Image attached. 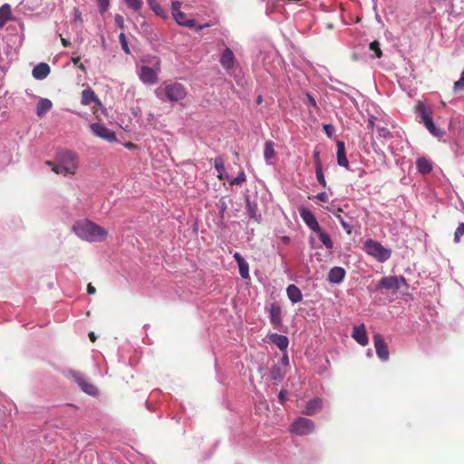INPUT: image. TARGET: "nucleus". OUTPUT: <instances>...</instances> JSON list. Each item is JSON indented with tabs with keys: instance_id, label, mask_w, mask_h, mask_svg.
I'll use <instances>...</instances> for the list:
<instances>
[{
	"instance_id": "obj_17",
	"label": "nucleus",
	"mask_w": 464,
	"mask_h": 464,
	"mask_svg": "<svg viewBox=\"0 0 464 464\" xmlns=\"http://www.w3.org/2000/svg\"><path fill=\"white\" fill-rule=\"evenodd\" d=\"M345 276V270L340 266L333 267L328 274V280L331 283L340 284Z\"/></svg>"
},
{
	"instance_id": "obj_47",
	"label": "nucleus",
	"mask_w": 464,
	"mask_h": 464,
	"mask_svg": "<svg viewBox=\"0 0 464 464\" xmlns=\"http://www.w3.org/2000/svg\"><path fill=\"white\" fill-rule=\"evenodd\" d=\"M315 168H322V162L320 159V151L314 150L313 154Z\"/></svg>"
},
{
	"instance_id": "obj_3",
	"label": "nucleus",
	"mask_w": 464,
	"mask_h": 464,
	"mask_svg": "<svg viewBox=\"0 0 464 464\" xmlns=\"http://www.w3.org/2000/svg\"><path fill=\"white\" fill-rule=\"evenodd\" d=\"M365 252L379 262L387 261L392 256V250L384 247L378 241L368 239L364 243Z\"/></svg>"
},
{
	"instance_id": "obj_44",
	"label": "nucleus",
	"mask_w": 464,
	"mask_h": 464,
	"mask_svg": "<svg viewBox=\"0 0 464 464\" xmlns=\"http://www.w3.org/2000/svg\"><path fill=\"white\" fill-rule=\"evenodd\" d=\"M72 15H73V22L79 23L82 25V23H83V20H82V13L79 10V8L75 7L73 9Z\"/></svg>"
},
{
	"instance_id": "obj_60",
	"label": "nucleus",
	"mask_w": 464,
	"mask_h": 464,
	"mask_svg": "<svg viewBox=\"0 0 464 464\" xmlns=\"http://www.w3.org/2000/svg\"><path fill=\"white\" fill-rule=\"evenodd\" d=\"M281 240H282V241H283V243H285V244H289V242H290V237H287V236H284V237H282Z\"/></svg>"
},
{
	"instance_id": "obj_7",
	"label": "nucleus",
	"mask_w": 464,
	"mask_h": 464,
	"mask_svg": "<svg viewBox=\"0 0 464 464\" xmlns=\"http://www.w3.org/2000/svg\"><path fill=\"white\" fill-rule=\"evenodd\" d=\"M91 130L92 131L98 136L99 138L105 140L107 141H115L117 140L116 135L114 131L111 130L107 127H105L103 124L101 123H92L91 124Z\"/></svg>"
},
{
	"instance_id": "obj_64",
	"label": "nucleus",
	"mask_w": 464,
	"mask_h": 464,
	"mask_svg": "<svg viewBox=\"0 0 464 464\" xmlns=\"http://www.w3.org/2000/svg\"><path fill=\"white\" fill-rule=\"evenodd\" d=\"M382 163L383 165H385V164H386V157H385V155H384V154H382Z\"/></svg>"
},
{
	"instance_id": "obj_33",
	"label": "nucleus",
	"mask_w": 464,
	"mask_h": 464,
	"mask_svg": "<svg viewBox=\"0 0 464 464\" xmlns=\"http://www.w3.org/2000/svg\"><path fill=\"white\" fill-rule=\"evenodd\" d=\"M214 166L216 170L218 171V178L219 179H223V174L225 172L224 161L221 157H217L214 161Z\"/></svg>"
},
{
	"instance_id": "obj_63",
	"label": "nucleus",
	"mask_w": 464,
	"mask_h": 464,
	"mask_svg": "<svg viewBox=\"0 0 464 464\" xmlns=\"http://www.w3.org/2000/svg\"><path fill=\"white\" fill-rule=\"evenodd\" d=\"M78 67H79V69H80L81 71H82V72H85V71H86V68H85L84 64H82V63H81L78 64Z\"/></svg>"
},
{
	"instance_id": "obj_61",
	"label": "nucleus",
	"mask_w": 464,
	"mask_h": 464,
	"mask_svg": "<svg viewBox=\"0 0 464 464\" xmlns=\"http://www.w3.org/2000/svg\"><path fill=\"white\" fill-rule=\"evenodd\" d=\"M209 25H210L209 24H200V25H198V30L200 31L206 27H208Z\"/></svg>"
},
{
	"instance_id": "obj_53",
	"label": "nucleus",
	"mask_w": 464,
	"mask_h": 464,
	"mask_svg": "<svg viewBox=\"0 0 464 464\" xmlns=\"http://www.w3.org/2000/svg\"><path fill=\"white\" fill-rule=\"evenodd\" d=\"M285 397H286V392L283 391V390L280 391V392L278 394V400L281 404H283L285 401Z\"/></svg>"
},
{
	"instance_id": "obj_46",
	"label": "nucleus",
	"mask_w": 464,
	"mask_h": 464,
	"mask_svg": "<svg viewBox=\"0 0 464 464\" xmlns=\"http://www.w3.org/2000/svg\"><path fill=\"white\" fill-rule=\"evenodd\" d=\"M101 13H104L110 5V0H97Z\"/></svg>"
},
{
	"instance_id": "obj_56",
	"label": "nucleus",
	"mask_w": 464,
	"mask_h": 464,
	"mask_svg": "<svg viewBox=\"0 0 464 464\" xmlns=\"http://www.w3.org/2000/svg\"><path fill=\"white\" fill-rule=\"evenodd\" d=\"M306 96H307V99H308L309 103H310L313 107H315V108H316V102H315L314 98L311 94H309V93H307V94H306Z\"/></svg>"
},
{
	"instance_id": "obj_15",
	"label": "nucleus",
	"mask_w": 464,
	"mask_h": 464,
	"mask_svg": "<svg viewBox=\"0 0 464 464\" xmlns=\"http://www.w3.org/2000/svg\"><path fill=\"white\" fill-rule=\"evenodd\" d=\"M337 146V163L339 166L344 167L345 169L349 168V161L346 157L345 151V144L343 141L338 140L336 143Z\"/></svg>"
},
{
	"instance_id": "obj_29",
	"label": "nucleus",
	"mask_w": 464,
	"mask_h": 464,
	"mask_svg": "<svg viewBox=\"0 0 464 464\" xmlns=\"http://www.w3.org/2000/svg\"><path fill=\"white\" fill-rule=\"evenodd\" d=\"M275 149L273 141L269 140L265 143L264 157L266 161H269L275 156Z\"/></svg>"
},
{
	"instance_id": "obj_11",
	"label": "nucleus",
	"mask_w": 464,
	"mask_h": 464,
	"mask_svg": "<svg viewBox=\"0 0 464 464\" xmlns=\"http://www.w3.org/2000/svg\"><path fill=\"white\" fill-rule=\"evenodd\" d=\"M352 337L361 345L368 344V336L364 324L355 325L353 328Z\"/></svg>"
},
{
	"instance_id": "obj_12",
	"label": "nucleus",
	"mask_w": 464,
	"mask_h": 464,
	"mask_svg": "<svg viewBox=\"0 0 464 464\" xmlns=\"http://www.w3.org/2000/svg\"><path fill=\"white\" fill-rule=\"evenodd\" d=\"M270 322L275 327L282 325V310L277 303H273L269 309Z\"/></svg>"
},
{
	"instance_id": "obj_52",
	"label": "nucleus",
	"mask_w": 464,
	"mask_h": 464,
	"mask_svg": "<svg viewBox=\"0 0 464 464\" xmlns=\"http://www.w3.org/2000/svg\"><path fill=\"white\" fill-rule=\"evenodd\" d=\"M218 206L219 213L221 214V216H223L224 212L227 209L226 202L225 201H220Z\"/></svg>"
},
{
	"instance_id": "obj_28",
	"label": "nucleus",
	"mask_w": 464,
	"mask_h": 464,
	"mask_svg": "<svg viewBox=\"0 0 464 464\" xmlns=\"http://www.w3.org/2000/svg\"><path fill=\"white\" fill-rule=\"evenodd\" d=\"M417 108L418 111L420 112V119L425 126L427 122H430L432 120L430 112L427 110L426 106L421 102H419Z\"/></svg>"
},
{
	"instance_id": "obj_1",
	"label": "nucleus",
	"mask_w": 464,
	"mask_h": 464,
	"mask_svg": "<svg viewBox=\"0 0 464 464\" xmlns=\"http://www.w3.org/2000/svg\"><path fill=\"white\" fill-rule=\"evenodd\" d=\"M72 230L80 238L89 242L103 241L107 237L104 228L88 219L75 222Z\"/></svg>"
},
{
	"instance_id": "obj_55",
	"label": "nucleus",
	"mask_w": 464,
	"mask_h": 464,
	"mask_svg": "<svg viewBox=\"0 0 464 464\" xmlns=\"http://www.w3.org/2000/svg\"><path fill=\"white\" fill-rule=\"evenodd\" d=\"M87 293L89 295H94L96 293L95 287L91 283L87 285Z\"/></svg>"
},
{
	"instance_id": "obj_37",
	"label": "nucleus",
	"mask_w": 464,
	"mask_h": 464,
	"mask_svg": "<svg viewBox=\"0 0 464 464\" xmlns=\"http://www.w3.org/2000/svg\"><path fill=\"white\" fill-rule=\"evenodd\" d=\"M127 6L134 11H139L142 6V0H123Z\"/></svg>"
},
{
	"instance_id": "obj_23",
	"label": "nucleus",
	"mask_w": 464,
	"mask_h": 464,
	"mask_svg": "<svg viewBox=\"0 0 464 464\" xmlns=\"http://www.w3.org/2000/svg\"><path fill=\"white\" fill-rule=\"evenodd\" d=\"M246 212L250 218L256 222L260 221V215H257V204L250 201L249 197H246Z\"/></svg>"
},
{
	"instance_id": "obj_30",
	"label": "nucleus",
	"mask_w": 464,
	"mask_h": 464,
	"mask_svg": "<svg viewBox=\"0 0 464 464\" xmlns=\"http://www.w3.org/2000/svg\"><path fill=\"white\" fill-rule=\"evenodd\" d=\"M269 375L271 380L280 382L283 380L285 372L279 366L275 365L274 367H272Z\"/></svg>"
},
{
	"instance_id": "obj_40",
	"label": "nucleus",
	"mask_w": 464,
	"mask_h": 464,
	"mask_svg": "<svg viewBox=\"0 0 464 464\" xmlns=\"http://www.w3.org/2000/svg\"><path fill=\"white\" fill-rule=\"evenodd\" d=\"M315 175L318 182L324 187H326V180L324 176L323 172V167L322 168H315Z\"/></svg>"
},
{
	"instance_id": "obj_38",
	"label": "nucleus",
	"mask_w": 464,
	"mask_h": 464,
	"mask_svg": "<svg viewBox=\"0 0 464 464\" xmlns=\"http://www.w3.org/2000/svg\"><path fill=\"white\" fill-rule=\"evenodd\" d=\"M464 236V223H460L457 227L454 234V242L459 243L460 241L461 237Z\"/></svg>"
},
{
	"instance_id": "obj_41",
	"label": "nucleus",
	"mask_w": 464,
	"mask_h": 464,
	"mask_svg": "<svg viewBox=\"0 0 464 464\" xmlns=\"http://www.w3.org/2000/svg\"><path fill=\"white\" fill-rule=\"evenodd\" d=\"M246 181V174L244 171H241L237 177L234 178L229 181L231 185H240Z\"/></svg>"
},
{
	"instance_id": "obj_51",
	"label": "nucleus",
	"mask_w": 464,
	"mask_h": 464,
	"mask_svg": "<svg viewBox=\"0 0 464 464\" xmlns=\"http://www.w3.org/2000/svg\"><path fill=\"white\" fill-rule=\"evenodd\" d=\"M315 198L322 202L328 201V195L326 194V192H320L315 196Z\"/></svg>"
},
{
	"instance_id": "obj_20",
	"label": "nucleus",
	"mask_w": 464,
	"mask_h": 464,
	"mask_svg": "<svg viewBox=\"0 0 464 464\" xmlns=\"http://www.w3.org/2000/svg\"><path fill=\"white\" fill-rule=\"evenodd\" d=\"M286 294L293 304L298 303L303 299V294L295 285H289L286 288Z\"/></svg>"
},
{
	"instance_id": "obj_43",
	"label": "nucleus",
	"mask_w": 464,
	"mask_h": 464,
	"mask_svg": "<svg viewBox=\"0 0 464 464\" xmlns=\"http://www.w3.org/2000/svg\"><path fill=\"white\" fill-rule=\"evenodd\" d=\"M377 131H378L379 137H381V138H383V139L392 138V133L389 130V129L386 127H380V128H378Z\"/></svg>"
},
{
	"instance_id": "obj_6",
	"label": "nucleus",
	"mask_w": 464,
	"mask_h": 464,
	"mask_svg": "<svg viewBox=\"0 0 464 464\" xmlns=\"http://www.w3.org/2000/svg\"><path fill=\"white\" fill-rule=\"evenodd\" d=\"M403 276H384L376 285V290L384 288L387 290H398L401 288V284H405Z\"/></svg>"
},
{
	"instance_id": "obj_4",
	"label": "nucleus",
	"mask_w": 464,
	"mask_h": 464,
	"mask_svg": "<svg viewBox=\"0 0 464 464\" xmlns=\"http://www.w3.org/2000/svg\"><path fill=\"white\" fill-rule=\"evenodd\" d=\"M314 422L304 417L297 418L290 426V431L298 436L312 433L314 430Z\"/></svg>"
},
{
	"instance_id": "obj_25",
	"label": "nucleus",
	"mask_w": 464,
	"mask_h": 464,
	"mask_svg": "<svg viewBox=\"0 0 464 464\" xmlns=\"http://www.w3.org/2000/svg\"><path fill=\"white\" fill-rule=\"evenodd\" d=\"M173 17L175 18L176 22L180 25L187 27L195 26V20L187 18L186 14L181 11H179V13H175V14H173Z\"/></svg>"
},
{
	"instance_id": "obj_48",
	"label": "nucleus",
	"mask_w": 464,
	"mask_h": 464,
	"mask_svg": "<svg viewBox=\"0 0 464 464\" xmlns=\"http://www.w3.org/2000/svg\"><path fill=\"white\" fill-rule=\"evenodd\" d=\"M324 131H325L326 135H327L328 137H330V138H331V137L334 135V126H333V125H331V124H324Z\"/></svg>"
},
{
	"instance_id": "obj_36",
	"label": "nucleus",
	"mask_w": 464,
	"mask_h": 464,
	"mask_svg": "<svg viewBox=\"0 0 464 464\" xmlns=\"http://www.w3.org/2000/svg\"><path fill=\"white\" fill-rule=\"evenodd\" d=\"M239 269V274L242 278L247 279L249 277V266L247 262L245 260L237 265Z\"/></svg>"
},
{
	"instance_id": "obj_58",
	"label": "nucleus",
	"mask_w": 464,
	"mask_h": 464,
	"mask_svg": "<svg viewBox=\"0 0 464 464\" xmlns=\"http://www.w3.org/2000/svg\"><path fill=\"white\" fill-rule=\"evenodd\" d=\"M88 335H89L91 342L94 343L96 341L97 336L95 335V334L93 332H90Z\"/></svg>"
},
{
	"instance_id": "obj_39",
	"label": "nucleus",
	"mask_w": 464,
	"mask_h": 464,
	"mask_svg": "<svg viewBox=\"0 0 464 464\" xmlns=\"http://www.w3.org/2000/svg\"><path fill=\"white\" fill-rule=\"evenodd\" d=\"M370 49L375 53V56L377 58H381L382 55V50L380 48V43L378 41H373L370 44Z\"/></svg>"
},
{
	"instance_id": "obj_5",
	"label": "nucleus",
	"mask_w": 464,
	"mask_h": 464,
	"mask_svg": "<svg viewBox=\"0 0 464 464\" xmlns=\"http://www.w3.org/2000/svg\"><path fill=\"white\" fill-rule=\"evenodd\" d=\"M70 375L85 393L92 396L98 393L97 388L89 382L81 372L76 371H70Z\"/></svg>"
},
{
	"instance_id": "obj_34",
	"label": "nucleus",
	"mask_w": 464,
	"mask_h": 464,
	"mask_svg": "<svg viewBox=\"0 0 464 464\" xmlns=\"http://www.w3.org/2000/svg\"><path fill=\"white\" fill-rule=\"evenodd\" d=\"M425 127L427 128V130L435 137H438V138H441L443 135H444V131L441 130L440 129H438L434 123H433V121L431 120L430 122H427V124L425 125Z\"/></svg>"
},
{
	"instance_id": "obj_21",
	"label": "nucleus",
	"mask_w": 464,
	"mask_h": 464,
	"mask_svg": "<svg viewBox=\"0 0 464 464\" xmlns=\"http://www.w3.org/2000/svg\"><path fill=\"white\" fill-rule=\"evenodd\" d=\"M416 167L418 171L424 175L430 173L432 170L431 161L424 157L417 159Z\"/></svg>"
},
{
	"instance_id": "obj_18",
	"label": "nucleus",
	"mask_w": 464,
	"mask_h": 464,
	"mask_svg": "<svg viewBox=\"0 0 464 464\" xmlns=\"http://www.w3.org/2000/svg\"><path fill=\"white\" fill-rule=\"evenodd\" d=\"M234 60L235 56L233 52L229 48H226L220 57V63L221 65L227 69L229 70L234 66Z\"/></svg>"
},
{
	"instance_id": "obj_35",
	"label": "nucleus",
	"mask_w": 464,
	"mask_h": 464,
	"mask_svg": "<svg viewBox=\"0 0 464 464\" xmlns=\"http://www.w3.org/2000/svg\"><path fill=\"white\" fill-rule=\"evenodd\" d=\"M148 2V5H150V7L155 12V14L159 16H164L165 14V12L164 10L160 7V5L157 3L156 0H147Z\"/></svg>"
},
{
	"instance_id": "obj_50",
	"label": "nucleus",
	"mask_w": 464,
	"mask_h": 464,
	"mask_svg": "<svg viewBox=\"0 0 464 464\" xmlns=\"http://www.w3.org/2000/svg\"><path fill=\"white\" fill-rule=\"evenodd\" d=\"M114 20H115L116 24H117L120 28H123V25H124V19H123L122 15H121V14H116V15H115V17H114Z\"/></svg>"
},
{
	"instance_id": "obj_2",
	"label": "nucleus",
	"mask_w": 464,
	"mask_h": 464,
	"mask_svg": "<svg viewBox=\"0 0 464 464\" xmlns=\"http://www.w3.org/2000/svg\"><path fill=\"white\" fill-rule=\"evenodd\" d=\"M155 93L159 98H161V93H164L167 100L171 102L182 101L188 95L187 89L179 82H165L155 91Z\"/></svg>"
},
{
	"instance_id": "obj_19",
	"label": "nucleus",
	"mask_w": 464,
	"mask_h": 464,
	"mask_svg": "<svg viewBox=\"0 0 464 464\" xmlns=\"http://www.w3.org/2000/svg\"><path fill=\"white\" fill-rule=\"evenodd\" d=\"M50 73V66L45 63L37 64L32 72L33 76L37 80H43Z\"/></svg>"
},
{
	"instance_id": "obj_24",
	"label": "nucleus",
	"mask_w": 464,
	"mask_h": 464,
	"mask_svg": "<svg viewBox=\"0 0 464 464\" xmlns=\"http://www.w3.org/2000/svg\"><path fill=\"white\" fill-rule=\"evenodd\" d=\"M271 342L276 344L281 351H284L287 348L289 344L288 338L285 335L273 334L270 335Z\"/></svg>"
},
{
	"instance_id": "obj_13",
	"label": "nucleus",
	"mask_w": 464,
	"mask_h": 464,
	"mask_svg": "<svg viewBox=\"0 0 464 464\" xmlns=\"http://www.w3.org/2000/svg\"><path fill=\"white\" fill-rule=\"evenodd\" d=\"M322 408L323 401L320 398L316 397L306 403L305 408L302 412L304 415L313 416L322 410Z\"/></svg>"
},
{
	"instance_id": "obj_8",
	"label": "nucleus",
	"mask_w": 464,
	"mask_h": 464,
	"mask_svg": "<svg viewBox=\"0 0 464 464\" xmlns=\"http://www.w3.org/2000/svg\"><path fill=\"white\" fill-rule=\"evenodd\" d=\"M373 343L377 356L383 362L387 361L390 356L388 345L380 334L373 335Z\"/></svg>"
},
{
	"instance_id": "obj_22",
	"label": "nucleus",
	"mask_w": 464,
	"mask_h": 464,
	"mask_svg": "<svg viewBox=\"0 0 464 464\" xmlns=\"http://www.w3.org/2000/svg\"><path fill=\"white\" fill-rule=\"evenodd\" d=\"M53 103L50 100L42 98L36 105V114L42 118L47 111L51 110Z\"/></svg>"
},
{
	"instance_id": "obj_26",
	"label": "nucleus",
	"mask_w": 464,
	"mask_h": 464,
	"mask_svg": "<svg viewBox=\"0 0 464 464\" xmlns=\"http://www.w3.org/2000/svg\"><path fill=\"white\" fill-rule=\"evenodd\" d=\"M10 5L5 4L0 7V28H3L7 21L11 20Z\"/></svg>"
},
{
	"instance_id": "obj_14",
	"label": "nucleus",
	"mask_w": 464,
	"mask_h": 464,
	"mask_svg": "<svg viewBox=\"0 0 464 464\" xmlns=\"http://www.w3.org/2000/svg\"><path fill=\"white\" fill-rule=\"evenodd\" d=\"M140 77L144 83L153 84L158 81L157 72L149 66L141 67Z\"/></svg>"
},
{
	"instance_id": "obj_9",
	"label": "nucleus",
	"mask_w": 464,
	"mask_h": 464,
	"mask_svg": "<svg viewBox=\"0 0 464 464\" xmlns=\"http://www.w3.org/2000/svg\"><path fill=\"white\" fill-rule=\"evenodd\" d=\"M61 163L65 166L67 171L74 174L78 168V157L72 151H65L61 155Z\"/></svg>"
},
{
	"instance_id": "obj_16",
	"label": "nucleus",
	"mask_w": 464,
	"mask_h": 464,
	"mask_svg": "<svg viewBox=\"0 0 464 464\" xmlns=\"http://www.w3.org/2000/svg\"><path fill=\"white\" fill-rule=\"evenodd\" d=\"M92 102L96 103L98 106L102 105V102L99 100L98 96L92 89L88 88L86 90H83L82 92L81 103L82 105H89Z\"/></svg>"
},
{
	"instance_id": "obj_42",
	"label": "nucleus",
	"mask_w": 464,
	"mask_h": 464,
	"mask_svg": "<svg viewBox=\"0 0 464 464\" xmlns=\"http://www.w3.org/2000/svg\"><path fill=\"white\" fill-rule=\"evenodd\" d=\"M454 91L456 92H460V91H464V71L462 72L461 77L459 78V80L455 82V83H454Z\"/></svg>"
},
{
	"instance_id": "obj_27",
	"label": "nucleus",
	"mask_w": 464,
	"mask_h": 464,
	"mask_svg": "<svg viewBox=\"0 0 464 464\" xmlns=\"http://www.w3.org/2000/svg\"><path fill=\"white\" fill-rule=\"evenodd\" d=\"M315 233L318 234L320 241L323 243V245L329 250L333 249L334 244L330 237V236L324 232L322 228H320L319 231H316Z\"/></svg>"
},
{
	"instance_id": "obj_45",
	"label": "nucleus",
	"mask_w": 464,
	"mask_h": 464,
	"mask_svg": "<svg viewBox=\"0 0 464 464\" xmlns=\"http://www.w3.org/2000/svg\"><path fill=\"white\" fill-rule=\"evenodd\" d=\"M119 40H120V43H121V47L124 50V52L126 53H129L130 50H129V47H128L127 39H126V36H125V34L123 33L120 34Z\"/></svg>"
},
{
	"instance_id": "obj_49",
	"label": "nucleus",
	"mask_w": 464,
	"mask_h": 464,
	"mask_svg": "<svg viewBox=\"0 0 464 464\" xmlns=\"http://www.w3.org/2000/svg\"><path fill=\"white\" fill-rule=\"evenodd\" d=\"M181 3L179 1H173L171 5V10H172V15L175 14V13H179L180 10Z\"/></svg>"
},
{
	"instance_id": "obj_62",
	"label": "nucleus",
	"mask_w": 464,
	"mask_h": 464,
	"mask_svg": "<svg viewBox=\"0 0 464 464\" xmlns=\"http://www.w3.org/2000/svg\"><path fill=\"white\" fill-rule=\"evenodd\" d=\"M62 44L63 46H68L70 44L69 41L64 39V38H62Z\"/></svg>"
},
{
	"instance_id": "obj_31",
	"label": "nucleus",
	"mask_w": 464,
	"mask_h": 464,
	"mask_svg": "<svg viewBox=\"0 0 464 464\" xmlns=\"http://www.w3.org/2000/svg\"><path fill=\"white\" fill-rule=\"evenodd\" d=\"M46 165H49V166H52L53 167V171L56 174H62V175H68V174H72L71 171H67V169H65V166L63 164V163H60L58 165H54L52 161L50 160H47L45 162Z\"/></svg>"
},
{
	"instance_id": "obj_32",
	"label": "nucleus",
	"mask_w": 464,
	"mask_h": 464,
	"mask_svg": "<svg viewBox=\"0 0 464 464\" xmlns=\"http://www.w3.org/2000/svg\"><path fill=\"white\" fill-rule=\"evenodd\" d=\"M342 211L343 210L341 208H338L337 211L334 213V215L337 218V219L339 220V222H340L341 226L343 227V228L346 231V233L348 235H350L352 233V230H353V227H352V225H350L346 221H344L343 218L341 215Z\"/></svg>"
},
{
	"instance_id": "obj_54",
	"label": "nucleus",
	"mask_w": 464,
	"mask_h": 464,
	"mask_svg": "<svg viewBox=\"0 0 464 464\" xmlns=\"http://www.w3.org/2000/svg\"><path fill=\"white\" fill-rule=\"evenodd\" d=\"M233 257L237 261V265L245 261L244 257L238 252H236Z\"/></svg>"
},
{
	"instance_id": "obj_59",
	"label": "nucleus",
	"mask_w": 464,
	"mask_h": 464,
	"mask_svg": "<svg viewBox=\"0 0 464 464\" xmlns=\"http://www.w3.org/2000/svg\"><path fill=\"white\" fill-rule=\"evenodd\" d=\"M72 62L75 64V65H78L81 62V57L80 56H77V57H72Z\"/></svg>"
},
{
	"instance_id": "obj_10",
	"label": "nucleus",
	"mask_w": 464,
	"mask_h": 464,
	"mask_svg": "<svg viewBox=\"0 0 464 464\" xmlns=\"http://www.w3.org/2000/svg\"><path fill=\"white\" fill-rule=\"evenodd\" d=\"M299 213L302 219L310 229L314 232L320 230L321 227L311 210L302 208H300Z\"/></svg>"
},
{
	"instance_id": "obj_57",
	"label": "nucleus",
	"mask_w": 464,
	"mask_h": 464,
	"mask_svg": "<svg viewBox=\"0 0 464 464\" xmlns=\"http://www.w3.org/2000/svg\"><path fill=\"white\" fill-rule=\"evenodd\" d=\"M282 363L285 366L289 365V358L286 354L282 357Z\"/></svg>"
}]
</instances>
